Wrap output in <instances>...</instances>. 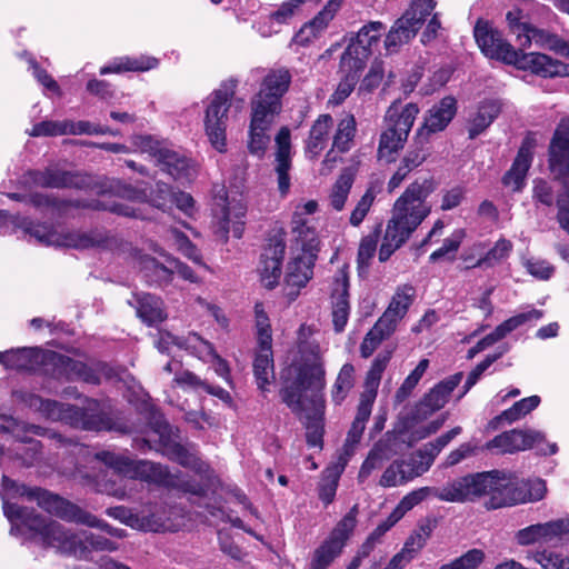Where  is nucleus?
<instances>
[{
	"label": "nucleus",
	"mask_w": 569,
	"mask_h": 569,
	"mask_svg": "<svg viewBox=\"0 0 569 569\" xmlns=\"http://www.w3.org/2000/svg\"><path fill=\"white\" fill-rule=\"evenodd\" d=\"M300 360L291 365L283 375V386L280 389L281 400L296 415L302 416L308 400L312 415L306 416V437L310 447L321 446L325 407L323 390L326 387V370L323 368L320 347L313 342H305L299 347Z\"/></svg>",
	"instance_id": "obj_1"
},
{
	"label": "nucleus",
	"mask_w": 569,
	"mask_h": 569,
	"mask_svg": "<svg viewBox=\"0 0 569 569\" xmlns=\"http://www.w3.org/2000/svg\"><path fill=\"white\" fill-rule=\"evenodd\" d=\"M40 402L39 410L43 412L49 419L60 420L67 417H74V423L80 425L86 430H102L111 429L109 421L100 415L89 413L88 410L78 407L61 403L51 399L37 398Z\"/></svg>",
	"instance_id": "obj_14"
},
{
	"label": "nucleus",
	"mask_w": 569,
	"mask_h": 569,
	"mask_svg": "<svg viewBox=\"0 0 569 569\" xmlns=\"http://www.w3.org/2000/svg\"><path fill=\"white\" fill-rule=\"evenodd\" d=\"M456 111L457 102L455 98L445 97L427 111L423 126L419 130V134L423 131H427L428 133H436L445 130L453 119Z\"/></svg>",
	"instance_id": "obj_29"
},
{
	"label": "nucleus",
	"mask_w": 569,
	"mask_h": 569,
	"mask_svg": "<svg viewBox=\"0 0 569 569\" xmlns=\"http://www.w3.org/2000/svg\"><path fill=\"white\" fill-rule=\"evenodd\" d=\"M44 361V353L39 348H19L0 351V363L6 369L34 371Z\"/></svg>",
	"instance_id": "obj_26"
},
{
	"label": "nucleus",
	"mask_w": 569,
	"mask_h": 569,
	"mask_svg": "<svg viewBox=\"0 0 569 569\" xmlns=\"http://www.w3.org/2000/svg\"><path fill=\"white\" fill-rule=\"evenodd\" d=\"M501 104L498 100H486L478 107L475 116L469 120L468 133L470 139L481 134L498 117Z\"/></svg>",
	"instance_id": "obj_37"
},
{
	"label": "nucleus",
	"mask_w": 569,
	"mask_h": 569,
	"mask_svg": "<svg viewBox=\"0 0 569 569\" xmlns=\"http://www.w3.org/2000/svg\"><path fill=\"white\" fill-rule=\"evenodd\" d=\"M252 367L258 389L262 392L269 391L268 387L276 378L272 343H258Z\"/></svg>",
	"instance_id": "obj_30"
},
{
	"label": "nucleus",
	"mask_w": 569,
	"mask_h": 569,
	"mask_svg": "<svg viewBox=\"0 0 569 569\" xmlns=\"http://www.w3.org/2000/svg\"><path fill=\"white\" fill-rule=\"evenodd\" d=\"M219 207L213 209L214 212V233L219 236L223 241H227L229 233V223L231 220H240L246 216V207L241 202H237L232 206H226L224 203L217 204Z\"/></svg>",
	"instance_id": "obj_40"
},
{
	"label": "nucleus",
	"mask_w": 569,
	"mask_h": 569,
	"mask_svg": "<svg viewBox=\"0 0 569 569\" xmlns=\"http://www.w3.org/2000/svg\"><path fill=\"white\" fill-rule=\"evenodd\" d=\"M2 509L11 523V535L18 536L30 531L42 547L54 548L60 553L74 557L78 560L90 561L93 552H111L118 549L116 542L101 535L87 530L72 532L57 521H47L34 509L6 499H3Z\"/></svg>",
	"instance_id": "obj_2"
},
{
	"label": "nucleus",
	"mask_w": 569,
	"mask_h": 569,
	"mask_svg": "<svg viewBox=\"0 0 569 569\" xmlns=\"http://www.w3.org/2000/svg\"><path fill=\"white\" fill-rule=\"evenodd\" d=\"M270 130L262 127L249 126L248 149L251 154L261 158L270 142Z\"/></svg>",
	"instance_id": "obj_63"
},
{
	"label": "nucleus",
	"mask_w": 569,
	"mask_h": 569,
	"mask_svg": "<svg viewBox=\"0 0 569 569\" xmlns=\"http://www.w3.org/2000/svg\"><path fill=\"white\" fill-rule=\"evenodd\" d=\"M512 248L513 246L510 240L501 238L483 257L478 259L472 266H469L468 268L495 267L496 264L505 261L510 256Z\"/></svg>",
	"instance_id": "obj_51"
},
{
	"label": "nucleus",
	"mask_w": 569,
	"mask_h": 569,
	"mask_svg": "<svg viewBox=\"0 0 569 569\" xmlns=\"http://www.w3.org/2000/svg\"><path fill=\"white\" fill-rule=\"evenodd\" d=\"M34 501L44 511L69 522H76L90 528L100 529L108 535L117 538H123L126 532L123 529L114 528L102 519H99L89 511L83 510L78 505L52 493L48 490L39 488Z\"/></svg>",
	"instance_id": "obj_10"
},
{
	"label": "nucleus",
	"mask_w": 569,
	"mask_h": 569,
	"mask_svg": "<svg viewBox=\"0 0 569 569\" xmlns=\"http://www.w3.org/2000/svg\"><path fill=\"white\" fill-rule=\"evenodd\" d=\"M392 357V350H383L373 360L366 378V386L371 390H376L380 383L381 376Z\"/></svg>",
	"instance_id": "obj_57"
},
{
	"label": "nucleus",
	"mask_w": 569,
	"mask_h": 569,
	"mask_svg": "<svg viewBox=\"0 0 569 569\" xmlns=\"http://www.w3.org/2000/svg\"><path fill=\"white\" fill-rule=\"evenodd\" d=\"M156 162L162 171L174 179L189 178L190 176L189 159L166 146Z\"/></svg>",
	"instance_id": "obj_38"
},
{
	"label": "nucleus",
	"mask_w": 569,
	"mask_h": 569,
	"mask_svg": "<svg viewBox=\"0 0 569 569\" xmlns=\"http://www.w3.org/2000/svg\"><path fill=\"white\" fill-rule=\"evenodd\" d=\"M540 403V398L538 396H531L528 398H523L513 406L505 411L498 417L500 420H505L509 423L519 420L526 415L530 413L533 409H536Z\"/></svg>",
	"instance_id": "obj_54"
},
{
	"label": "nucleus",
	"mask_w": 569,
	"mask_h": 569,
	"mask_svg": "<svg viewBox=\"0 0 569 569\" xmlns=\"http://www.w3.org/2000/svg\"><path fill=\"white\" fill-rule=\"evenodd\" d=\"M290 249L292 254L318 257L320 239L313 220H291Z\"/></svg>",
	"instance_id": "obj_21"
},
{
	"label": "nucleus",
	"mask_w": 569,
	"mask_h": 569,
	"mask_svg": "<svg viewBox=\"0 0 569 569\" xmlns=\"http://www.w3.org/2000/svg\"><path fill=\"white\" fill-rule=\"evenodd\" d=\"M335 14L332 10L327 9L326 7L313 18L312 21L307 23L300 32L296 36L297 42L303 44L305 41L309 40L308 38H303L305 33H311L313 37H317L319 32H321L325 28H327L328 23L333 19Z\"/></svg>",
	"instance_id": "obj_59"
},
{
	"label": "nucleus",
	"mask_w": 569,
	"mask_h": 569,
	"mask_svg": "<svg viewBox=\"0 0 569 569\" xmlns=\"http://www.w3.org/2000/svg\"><path fill=\"white\" fill-rule=\"evenodd\" d=\"M284 250L286 242L283 238L273 237L269 240L261 254L259 272L262 284L268 289H272L278 284Z\"/></svg>",
	"instance_id": "obj_20"
},
{
	"label": "nucleus",
	"mask_w": 569,
	"mask_h": 569,
	"mask_svg": "<svg viewBox=\"0 0 569 569\" xmlns=\"http://www.w3.org/2000/svg\"><path fill=\"white\" fill-rule=\"evenodd\" d=\"M393 451L391 449V436L386 433L385 438L380 439L375 443L372 449L369 451L366 460L362 462L359 473L358 481L363 483L371 472L379 469L386 460H389Z\"/></svg>",
	"instance_id": "obj_33"
},
{
	"label": "nucleus",
	"mask_w": 569,
	"mask_h": 569,
	"mask_svg": "<svg viewBox=\"0 0 569 569\" xmlns=\"http://www.w3.org/2000/svg\"><path fill=\"white\" fill-rule=\"evenodd\" d=\"M346 465V460L342 462L340 469H327L326 475L322 478L319 486V499L327 506L335 499L338 480L340 473Z\"/></svg>",
	"instance_id": "obj_56"
},
{
	"label": "nucleus",
	"mask_w": 569,
	"mask_h": 569,
	"mask_svg": "<svg viewBox=\"0 0 569 569\" xmlns=\"http://www.w3.org/2000/svg\"><path fill=\"white\" fill-rule=\"evenodd\" d=\"M535 561L543 569H569V558L552 551H539L535 556Z\"/></svg>",
	"instance_id": "obj_64"
},
{
	"label": "nucleus",
	"mask_w": 569,
	"mask_h": 569,
	"mask_svg": "<svg viewBox=\"0 0 569 569\" xmlns=\"http://www.w3.org/2000/svg\"><path fill=\"white\" fill-rule=\"evenodd\" d=\"M421 11L415 10L410 7L401 18H399L392 26L390 31H397L405 43L409 42L421 28L426 17Z\"/></svg>",
	"instance_id": "obj_42"
},
{
	"label": "nucleus",
	"mask_w": 569,
	"mask_h": 569,
	"mask_svg": "<svg viewBox=\"0 0 569 569\" xmlns=\"http://www.w3.org/2000/svg\"><path fill=\"white\" fill-rule=\"evenodd\" d=\"M332 323L337 332L343 331L350 313L349 277L345 269H339L333 278L332 292Z\"/></svg>",
	"instance_id": "obj_22"
},
{
	"label": "nucleus",
	"mask_w": 569,
	"mask_h": 569,
	"mask_svg": "<svg viewBox=\"0 0 569 569\" xmlns=\"http://www.w3.org/2000/svg\"><path fill=\"white\" fill-rule=\"evenodd\" d=\"M342 548L340 542L327 539L315 550L309 569H328L333 560L341 553Z\"/></svg>",
	"instance_id": "obj_47"
},
{
	"label": "nucleus",
	"mask_w": 569,
	"mask_h": 569,
	"mask_svg": "<svg viewBox=\"0 0 569 569\" xmlns=\"http://www.w3.org/2000/svg\"><path fill=\"white\" fill-rule=\"evenodd\" d=\"M427 159V153L421 147L410 149L400 160V163L388 182V190L392 192L397 189L408 174L421 166Z\"/></svg>",
	"instance_id": "obj_39"
},
{
	"label": "nucleus",
	"mask_w": 569,
	"mask_h": 569,
	"mask_svg": "<svg viewBox=\"0 0 569 569\" xmlns=\"http://www.w3.org/2000/svg\"><path fill=\"white\" fill-rule=\"evenodd\" d=\"M144 277L158 284H166L171 281L174 273L173 267H167L152 257H142L140 260Z\"/></svg>",
	"instance_id": "obj_50"
},
{
	"label": "nucleus",
	"mask_w": 569,
	"mask_h": 569,
	"mask_svg": "<svg viewBox=\"0 0 569 569\" xmlns=\"http://www.w3.org/2000/svg\"><path fill=\"white\" fill-rule=\"evenodd\" d=\"M473 37L480 51L487 58L507 64L516 62L518 50L489 21L478 19L473 27Z\"/></svg>",
	"instance_id": "obj_12"
},
{
	"label": "nucleus",
	"mask_w": 569,
	"mask_h": 569,
	"mask_svg": "<svg viewBox=\"0 0 569 569\" xmlns=\"http://www.w3.org/2000/svg\"><path fill=\"white\" fill-rule=\"evenodd\" d=\"M398 322L395 318L383 312L363 338L360 345L361 357L369 358L378 346L395 332Z\"/></svg>",
	"instance_id": "obj_31"
},
{
	"label": "nucleus",
	"mask_w": 569,
	"mask_h": 569,
	"mask_svg": "<svg viewBox=\"0 0 569 569\" xmlns=\"http://www.w3.org/2000/svg\"><path fill=\"white\" fill-rule=\"evenodd\" d=\"M378 241V231H375L361 239L357 257L358 268L360 270L367 269L369 267L370 261L377 251Z\"/></svg>",
	"instance_id": "obj_62"
},
{
	"label": "nucleus",
	"mask_w": 569,
	"mask_h": 569,
	"mask_svg": "<svg viewBox=\"0 0 569 569\" xmlns=\"http://www.w3.org/2000/svg\"><path fill=\"white\" fill-rule=\"evenodd\" d=\"M150 431L143 443L149 449L154 448L170 460L178 462L184 468H190L197 473H204L208 470L207 463L201 461L194 453L177 441V433L158 411L150 412Z\"/></svg>",
	"instance_id": "obj_6"
},
{
	"label": "nucleus",
	"mask_w": 569,
	"mask_h": 569,
	"mask_svg": "<svg viewBox=\"0 0 569 569\" xmlns=\"http://www.w3.org/2000/svg\"><path fill=\"white\" fill-rule=\"evenodd\" d=\"M366 54L367 51L359 46L346 48L340 60V69L345 73V78L339 82L330 101L339 104L350 96L366 67Z\"/></svg>",
	"instance_id": "obj_15"
},
{
	"label": "nucleus",
	"mask_w": 569,
	"mask_h": 569,
	"mask_svg": "<svg viewBox=\"0 0 569 569\" xmlns=\"http://www.w3.org/2000/svg\"><path fill=\"white\" fill-rule=\"evenodd\" d=\"M94 458L112 469L117 475L131 479H139L147 482L162 485L166 487H176L186 492L201 495L202 487L190 480H183L178 475H172L168 468L161 463L149 460H134L124 455L112 451H100Z\"/></svg>",
	"instance_id": "obj_5"
},
{
	"label": "nucleus",
	"mask_w": 569,
	"mask_h": 569,
	"mask_svg": "<svg viewBox=\"0 0 569 569\" xmlns=\"http://www.w3.org/2000/svg\"><path fill=\"white\" fill-rule=\"evenodd\" d=\"M376 398V391L373 393L362 395L360 398V402L357 408L356 417L351 423V427L348 431L345 445H343V456L341 460H348L355 453V449L357 445L360 442L362 433L366 428V423L371 415L372 405Z\"/></svg>",
	"instance_id": "obj_25"
},
{
	"label": "nucleus",
	"mask_w": 569,
	"mask_h": 569,
	"mask_svg": "<svg viewBox=\"0 0 569 569\" xmlns=\"http://www.w3.org/2000/svg\"><path fill=\"white\" fill-rule=\"evenodd\" d=\"M535 139L527 136L511 164V168L502 177V183L512 191H521L526 184L527 173L533 158Z\"/></svg>",
	"instance_id": "obj_23"
},
{
	"label": "nucleus",
	"mask_w": 569,
	"mask_h": 569,
	"mask_svg": "<svg viewBox=\"0 0 569 569\" xmlns=\"http://www.w3.org/2000/svg\"><path fill=\"white\" fill-rule=\"evenodd\" d=\"M428 367V359H422L419 361L417 367L411 371V373L405 379L400 388L396 391L395 400L397 403L403 402L410 396L412 390L418 385L419 380L425 375Z\"/></svg>",
	"instance_id": "obj_55"
},
{
	"label": "nucleus",
	"mask_w": 569,
	"mask_h": 569,
	"mask_svg": "<svg viewBox=\"0 0 569 569\" xmlns=\"http://www.w3.org/2000/svg\"><path fill=\"white\" fill-rule=\"evenodd\" d=\"M158 66V59L148 56H141L139 58H121L119 61L111 66L102 67L100 69L101 74H108L111 72L120 73L124 71H148Z\"/></svg>",
	"instance_id": "obj_43"
},
{
	"label": "nucleus",
	"mask_w": 569,
	"mask_h": 569,
	"mask_svg": "<svg viewBox=\"0 0 569 569\" xmlns=\"http://www.w3.org/2000/svg\"><path fill=\"white\" fill-rule=\"evenodd\" d=\"M512 66L518 69L529 70L543 78L569 77V63L562 62L540 52L525 53L518 50V57Z\"/></svg>",
	"instance_id": "obj_17"
},
{
	"label": "nucleus",
	"mask_w": 569,
	"mask_h": 569,
	"mask_svg": "<svg viewBox=\"0 0 569 569\" xmlns=\"http://www.w3.org/2000/svg\"><path fill=\"white\" fill-rule=\"evenodd\" d=\"M385 26L379 21H371L363 26L357 33L356 40L351 41L348 46H359L367 51L366 61L372 53V46L379 42L381 31Z\"/></svg>",
	"instance_id": "obj_49"
},
{
	"label": "nucleus",
	"mask_w": 569,
	"mask_h": 569,
	"mask_svg": "<svg viewBox=\"0 0 569 569\" xmlns=\"http://www.w3.org/2000/svg\"><path fill=\"white\" fill-rule=\"evenodd\" d=\"M238 81L229 79L223 81L208 98L204 113V130L211 146L219 152L227 147L228 111L231 99L236 93Z\"/></svg>",
	"instance_id": "obj_9"
},
{
	"label": "nucleus",
	"mask_w": 569,
	"mask_h": 569,
	"mask_svg": "<svg viewBox=\"0 0 569 569\" xmlns=\"http://www.w3.org/2000/svg\"><path fill=\"white\" fill-rule=\"evenodd\" d=\"M358 513V506L355 505L350 511L339 521L337 527L333 529L328 539L340 542V546L343 547L349 535L352 532L356 527V517Z\"/></svg>",
	"instance_id": "obj_60"
},
{
	"label": "nucleus",
	"mask_w": 569,
	"mask_h": 569,
	"mask_svg": "<svg viewBox=\"0 0 569 569\" xmlns=\"http://www.w3.org/2000/svg\"><path fill=\"white\" fill-rule=\"evenodd\" d=\"M415 297L416 290L412 286L403 284L399 287L385 312L397 321H400L408 312Z\"/></svg>",
	"instance_id": "obj_44"
},
{
	"label": "nucleus",
	"mask_w": 569,
	"mask_h": 569,
	"mask_svg": "<svg viewBox=\"0 0 569 569\" xmlns=\"http://www.w3.org/2000/svg\"><path fill=\"white\" fill-rule=\"evenodd\" d=\"M342 548L340 542L327 539L315 550L309 569H328L333 560L341 553Z\"/></svg>",
	"instance_id": "obj_48"
},
{
	"label": "nucleus",
	"mask_w": 569,
	"mask_h": 569,
	"mask_svg": "<svg viewBox=\"0 0 569 569\" xmlns=\"http://www.w3.org/2000/svg\"><path fill=\"white\" fill-rule=\"evenodd\" d=\"M448 489H449V482H447L441 488L421 487L419 489H416V490L407 493L399 501L397 507L393 509V511H392L393 517L396 518V520H400L408 511L413 509L416 506H418L420 502H422L429 496H435L439 500L447 501V499L443 498V493Z\"/></svg>",
	"instance_id": "obj_34"
},
{
	"label": "nucleus",
	"mask_w": 569,
	"mask_h": 569,
	"mask_svg": "<svg viewBox=\"0 0 569 569\" xmlns=\"http://www.w3.org/2000/svg\"><path fill=\"white\" fill-rule=\"evenodd\" d=\"M516 540L520 546L533 543L558 546L569 540V519L561 518L528 526L517 531Z\"/></svg>",
	"instance_id": "obj_13"
},
{
	"label": "nucleus",
	"mask_w": 569,
	"mask_h": 569,
	"mask_svg": "<svg viewBox=\"0 0 569 569\" xmlns=\"http://www.w3.org/2000/svg\"><path fill=\"white\" fill-rule=\"evenodd\" d=\"M66 134H117L116 131H112L108 127L94 124L90 121H71L64 120Z\"/></svg>",
	"instance_id": "obj_61"
},
{
	"label": "nucleus",
	"mask_w": 569,
	"mask_h": 569,
	"mask_svg": "<svg viewBox=\"0 0 569 569\" xmlns=\"http://www.w3.org/2000/svg\"><path fill=\"white\" fill-rule=\"evenodd\" d=\"M435 189L436 182L432 178L415 180L396 200L379 249L381 262L387 261L429 216L431 207L427 198Z\"/></svg>",
	"instance_id": "obj_4"
},
{
	"label": "nucleus",
	"mask_w": 569,
	"mask_h": 569,
	"mask_svg": "<svg viewBox=\"0 0 569 569\" xmlns=\"http://www.w3.org/2000/svg\"><path fill=\"white\" fill-rule=\"evenodd\" d=\"M351 186L352 178L349 174H342L337 179L329 196L330 206L335 210H342L347 201L348 194L350 192Z\"/></svg>",
	"instance_id": "obj_58"
},
{
	"label": "nucleus",
	"mask_w": 569,
	"mask_h": 569,
	"mask_svg": "<svg viewBox=\"0 0 569 569\" xmlns=\"http://www.w3.org/2000/svg\"><path fill=\"white\" fill-rule=\"evenodd\" d=\"M548 153L549 169L563 186V192L557 198L558 222L569 233V118L558 123Z\"/></svg>",
	"instance_id": "obj_7"
},
{
	"label": "nucleus",
	"mask_w": 569,
	"mask_h": 569,
	"mask_svg": "<svg viewBox=\"0 0 569 569\" xmlns=\"http://www.w3.org/2000/svg\"><path fill=\"white\" fill-rule=\"evenodd\" d=\"M116 192L119 197L131 201H150L151 204L159 209H164L173 202L174 193L164 182H157L150 194L146 190L134 188L120 181L116 184Z\"/></svg>",
	"instance_id": "obj_24"
},
{
	"label": "nucleus",
	"mask_w": 569,
	"mask_h": 569,
	"mask_svg": "<svg viewBox=\"0 0 569 569\" xmlns=\"http://www.w3.org/2000/svg\"><path fill=\"white\" fill-rule=\"evenodd\" d=\"M317 258L313 256L293 254L288 262L284 274V293L290 300H295L301 288L310 281L313 276V267Z\"/></svg>",
	"instance_id": "obj_19"
},
{
	"label": "nucleus",
	"mask_w": 569,
	"mask_h": 569,
	"mask_svg": "<svg viewBox=\"0 0 569 569\" xmlns=\"http://www.w3.org/2000/svg\"><path fill=\"white\" fill-rule=\"evenodd\" d=\"M292 76L287 68L271 69L263 78L256 97L282 104L281 99L289 90Z\"/></svg>",
	"instance_id": "obj_28"
},
{
	"label": "nucleus",
	"mask_w": 569,
	"mask_h": 569,
	"mask_svg": "<svg viewBox=\"0 0 569 569\" xmlns=\"http://www.w3.org/2000/svg\"><path fill=\"white\" fill-rule=\"evenodd\" d=\"M276 173L278 179V189L282 196H286L290 189L289 170L290 160V130L282 127L276 136Z\"/></svg>",
	"instance_id": "obj_27"
},
{
	"label": "nucleus",
	"mask_w": 569,
	"mask_h": 569,
	"mask_svg": "<svg viewBox=\"0 0 569 569\" xmlns=\"http://www.w3.org/2000/svg\"><path fill=\"white\" fill-rule=\"evenodd\" d=\"M407 461L399 459L391 462L383 471L379 485L383 488H391L405 485L409 481L407 479Z\"/></svg>",
	"instance_id": "obj_53"
},
{
	"label": "nucleus",
	"mask_w": 569,
	"mask_h": 569,
	"mask_svg": "<svg viewBox=\"0 0 569 569\" xmlns=\"http://www.w3.org/2000/svg\"><path fill=\"white\" fill-rule=\"evenodd\" d=\"M462 372H458L436 385L416 406L413 419L425 420L435 411L440 410L448 402L450 393L461 382Z\"/></svg>",
	"instance_id": "obj_18"
},
{
	"label": "nucleus",
	"mask_w": 569,
	"mask_h": 569,
	"mask_svg": "<svg viewBox=\"0 0 569 569\" xmlns=\"http://www.w3.org/2000/svg\"><path fill=\"white\" fill-rule=\"evenodd\" d=\"M487 449H499L503 453H513L537 448L543 455H553L556 443H547L545 435L533 429H512L496 436L487 443Z\"/></svg>",
	"instance_id": "obj_11"
},
{
	"label": "nucleus",
	"mask_w": 569,
	"mask_h": 569,
	"mask_svg": "<svg viewBox=\"0 0 569 569\" xmlns=\"http://www.w3.org/2000/svg\"><path fill=\"white\" fill-rule=\"evenodd\" d=\"M546 486L537 481L531 488L520 483L511 475L501 470H490L470 473L449 482V489L443 498L447 502L476 501L487 498L485 507L488 510L511 507L527 501H538L545 497Z\"/></svg>",
	"instance_id": "obj_3"
},
{
	"label": "nucleus",
	"mask_w": 569,
	"mask_h": 569,
	"mask_svg": "<svg viewBox=\"0 0 569 569\" xmlns=\"http://www.w3.org/2000/svg\"><path fill=\"white\" fill-rule=\"evenodd\" d=\"M250 107V126L271 130L274 118L280 113L282 104H274V102L254 96L251 99Z\"/></svg>",
	"instance_id": "obj_41"
},
{
	"label": "nucleus",
	"mask_w": 569,
	"mask_h": 569,
	"mask_svg": "<svg viewBox=\"0 0 569 569\" xmlns=\"http://www.w3.org/2000/svg\"><path fill=\"white\" fill-rule=\"evenodd\" d=\"M419 113L416 103H408L400 107L395 101L387 109L385 114V129L382 130L378 146V157L387 162L395 160L396 153L405 147L411 128Z\"/></svg>",
	"instance_id": "obj_8"
},
{
	"label": "nucleus",
	"mask_w": 569,
	"mask_h": 569,
	"mask_svg": "<svg viewBox=\"0 0 569 569\" xmlns=\"http://www.w3.org/2000/svg\"><path fill=\"white\" fill-rule=\"evenodd\" d=\"M355 368L351 363H345L332 387L331 397L335 403L340 405L355 385Z\"/></svg>",
	"instance_id": "obj_52"
},
{
	"label": "nucleus",
	"mask_w": 569,
	"mask_h": 569,
	"mask_svg": "<svg viewBox=\"0 0 569 569\" xmlns=\"http://www.w3.org/2000/svg\"><path fill=\"white\" fill-rule=\"evenodd\" d=\"M31 180L43 188H66L79 187L80 178L69 171L59 169H46L43 171H33L30 173Z\"/></svg>",
	"instance_id": "obj_35"
},
{
	"label": "nucleus",
	"mask_w": 569,
	"mask_h": 569,
	"mask_svg": "<svg viewBox=\"0 0 569 569\" xmlns=\"http://www.w3.org/2000/svg\"><path fill=\"white\" fill-rule=\"evenodd\" d=\"M174 381L181 387H191L194 389H202L207 393L212 395L224 402L231 401L230 393L219 386L209 385L207 381L201 380L191 371H183L176 376Z\"/></svg>",
	"instance_id": "obj_45"
},
{
	"label": "nucleus",
	"mask_w": 569,
	"mask_h": 569,
	"mask_svg": "<svg viewBox=\"0 0 569 569\" xmlns=\"http://www.w3.org/2000/svg\"><path fill=\"white\" fill-rule=\"evenodd\" d=\"M356 131L357 124L353 116L349 114L341 119L333 134V149L340 153L348 152L352 148Z\"/></svg>",
	"instance_id": "obj_46"
},
{
	"label": "nucleus",
	"mask_w": 569,
	"mask_h": 569,
	"mask_svg": "<svg viewBox=\"0 0 569 569\" xmlns=\"http://www.w3.org/2000/svg\"><path fill=\"white\" fill-rule=\"evenodd\" d=\"M136 300L137 315L146 325L153 326L167 318L163 302L159 297L151 293H138Z\"/></svg>",
	"instance_id": "obj_36"
},
{
	"label": "nucleus",
	"mask_w": 569,
	"mask_h": 569,
	"mask_svg": "<svg viewBox=\"0 0 569 569\" xmlns=\"http://www.w3.org/2000/svg\"><path fill=\"white\" fill-rule=\"evenodd\" d=\"M31 238L46 246H63L76 249H87L100 246L103 238L98 232H68L63 236L53 232L48 226L33 224L28 229Z\"/></svg>",
	"instance_id": "obj_16"
},
{
	"label": "nucleus",
	"mask_w": 569,
	"mask_h": 569,
	"mask_svg": "<svg viewBox=\"0 0 569 569\" xmlns=\"http://www.w3.org/2000/svg\"><path fill=\"white\" fill-rule=\"evenodd\" d=\"M333 127L330 114H320L312 124L306 141L305 151L310 159H316L327 146L328 136Z\"/></svg>",
	"instance_id": "obj_32"
}]
</instances>
